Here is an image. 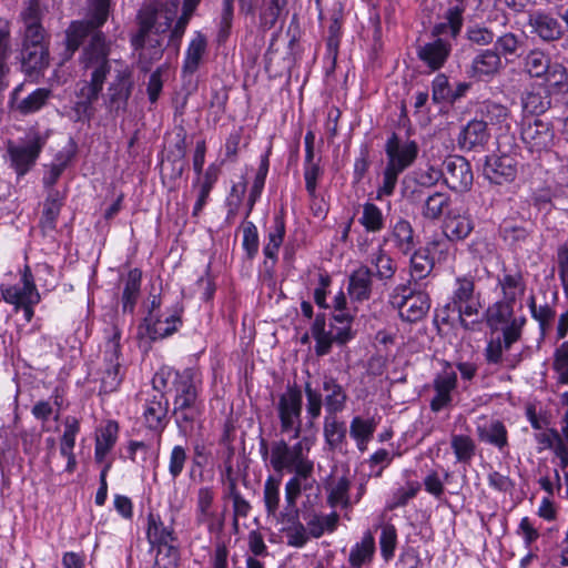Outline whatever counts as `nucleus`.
<instances>
[{
	"label": "nucleus",
	"instance_id": "obj_1",
	"mask_svg": "<svg viewBox=\"0 0 568 568\" xmlns=\"http://www.w3.org/2000/svg\"><path fill=\"white\" fill-rule=\"evenodd\" d=\"M153 388L173 393V410L179 432L187 436L201 422L204 400L201 398L202 379L193 368L183 371L161 369L152 381Z\"/></svg>",
	"mask_w": 568,
	"mask_h": 568
},
{
	"label": "nucleus",
	"instance_id": "obj_2",
	"mask_svg": "<svg viewBox=\"0 0 568 568\" xmlns=\"http://www.w3.org/2000/svg\"><path fill=\"white\" fill-rule=\"evenodd\" d=\"M109 57L99 39L81 51L79 61L84 79L77 83V101L73 105L74 118L78 122H88L95 114L94 103L99 100L105 80L111 72Z\"/></svg>",
	"mask_w": 568,
	"mask_h": 568
},
{
	"label": "nucleus",
	"instance_id": "obj_3",
	"mask_svg": "<svg viewBox=\"0 0 568 568\" xmlns=\"http://www.w3.org/2000/svg\"><path fill=\"white\" fill-rule=\"evenodd\" d=\"M111 0H89L84 19L71 21L65 29L62 60L69 61L80 47L88 48L98 40L111 53V41L101 31L110 16Z\"/></svg>",
	"mask_w": 568,
	"mask_h": 568
},
{
	"label": "nucleus",
	"instance_id": "obj_4",
	"mask_svg": "<svg viewBox=\"0 0 568 568\" xmlns=\"http://www.w3.org/2000/svg\"><path fill=\"white\" fill-rule=\"evenodd\" d=\"M304 393L306 397V425L308 427H313L321 417L323 407L325 415H338L347 406L348 394L346 389L331 375L323 377L321 388L313 387L311 382H306Z\"/></svg>",
	"mask_w": 568,
	"mask_h": 568
},
{
	"label": "nucleus",
	"instance_id": "obj_5",
	"mask_svg": "<svg viewBox=\"0 0 568 568\" xmlns=\"http://www.w3.org/2000/svg\"><path fill=\"white\" fill-rule=\"evenodd\" d=\"M312 445L313 440L307 436H300L293 445L283 438L275 440L271 444L270 464L275 471L287 470L306 479L314 469V464L308 458Z\"/></svg>",
	"mask_w": 568,
	"mask_h": 568
},
{
	"label": "nucleus",
	"instance_id": "obj_6",
	"mask_svg": "<svg viewBox=\"0 0 568 568\" xmlns=\"http://www.w3.org/2000/svg\"><path fill=\"white\" fill-rule=\"evenodd\" d=\"M480 308V293L476 291L474 276L456 277L450 301L444 307L447 317L455 314L465 331H474L475 326L479 324V320L469 321L468 318L477 317Z\"/></svg>",
	"mask_w": 568,
	"mask_h": 568
},
{
	"label": "nucleus",
	"instance_id": "obj_7",
	"mask_svg": "<svg viewBox=\"0 0 568 568\" xmlns=\"http://www.w3.org/2000/svg\"><path fill=\"white\" fill-rule=\"evenodd\" d=\"M275 408L281 434L288 435L293 439L300 438L303 408V394L300 386L288 384L285 392L278 395Z\"/></svg>",
	"mask_w": 568,
	"mask_h": 568
},
{
	"label": "nucleus",
	"instance_id": "obj_8",
	"mask_svg": "<svg viewBox=\"0 0 568 568\" xmlns=\"http://www.w3.org/2000/svg\"><path fill=\"white\" fill-rule=\"evenodd\" d=\"M49 134L30 130L24 140L18 143L9 141L7 152L9 154L11 166L18 175L27 174L37 163L43 148L47 144Z\"/></svg>",
	"mask_w": 568,
	"mask_h": 568
},
{
	"label": "nucleus",
	"instance_id": "obj_9",
	"mask_svg": "<svg viewBox=\"0 0 568 568\" xmlns=\"http://www.w3.org/2000/svg\"><path fill=\"white\" fill-rule=\"evenodd\" d=\"M389 302L398 310L399 317L408 323L423 320L430 307L429 296L423 291L412 288L410 282L397 285Z\"/></svg>",
	"mask_w": 568,
	"mask_h": 568
},
{
	"label": "nucleus",
	"instance_id": "obj_10",
	"mask_svg": "<svg viewBox=\"0 0 568 568\" xmlns=\"http://www.w3.org/2000/svg\"><path fill=\"white\" fill-rule=\"evenodd\" d=\"M104 351V368L99 372V395H106L115 392L121 382L119 356L121 354V332L116 325H112L106 337Z\"/></svg>",
	"mask_w": 568,
	"mask_h": 568
},
{
	"label": "nucleus",
	"instance_id": "obj_11",
	"mask_svg": "<svg viewBox=\"0 0 568 568\" xmlns=\"http://www.w3.org/2000/svg\"><path fill=\"white\" fill-rule=\"evenodd\" d=\"M311 332L315 339V353L317 356L327 355L332 349L333 343L344 345L354 338V333L349 325L331 323L327 331L324 314L316 315Z\"/></svg>",
	"mask_w": 568,
	"mask_h": 568
},
{
	"label": "nucleus",
	"instance_id": "obj_12",
	"mask_svg": "<svg viewBox=\"0 0 568 568\" xmlns=\"http://www.w3.org/2000/svg\"><path fill=\"white\" fill-rule=\"evenodd\" d=\"M142 403V420L144 426L161 435L169 424V399L164 390L154 389Z\"/></svg>",
	"mask_w": 568,
	"mask_h": 568
},
{
	"label": "nucleus",
	"instance_id": "obj_13",
	"mask_svg": "<svg viewBox=\"0 0 568 568\" xmlns=\"http://www.w3.org/2000/svg\"><path fill=\"white\" fill-rule=\"evenodd\" d=\"M445 184L455 192H466L473 185V171L469 162L460 155H449L443 163Z\"/></svg>",
	"mask_w": 568,
	"mask_h": 568
},
{
	"label": "nucleus",
	"instance_id": "obj_14",
	"mask_svg": "<svg viewBox=\"0 0 568 568\" xmlns=\"http://www.w3.org/2000/svg\"><path fill=\"white\" fill-rule=\"evenodd\" d=\"M22 285H4L0 286L2 298L14 305L19 310L21 305L38 304L40 302V294L34 284V277L29 265H26L21 274Z\"/></svg>",
	"mask_w": 568,
	"mask_h": 568
},
{
	"label": "nucleus",
	"instance_id": "obj_15",
	"mask_svg": "<svg viewBox=\"0 0 568 568\" xmlns=\"http://www.w3.org/2000/svg\"><path fill=\"white\" fill-rule=\"evenodd\" d=\"M418 151L419 149L415 141L407 140L402 142L396 133H392L385 144L386 165L404 172L415 162Z\"/></svg>",
	"mask_w": 568,
	"mask_h": 568
},
{
	"label": "nucleus",
	"instance_id": "obj_16",
	"mask_svg": "<svg viewBox=\"0 0 568 568\" xmlns=\"http://www.w3.org/2000/svg\"><path fill=\"white\" fill-rule=\"evenodd\" d=\"M520 136L530 152H541L550 149L555 132L551 123L535 119L523 122Z\"/></svg>",
	"mask_w": 568,
	"mask_h": 568
},
{
	"label": "nucleus",
	"instance_id": "obj_17",
	"mask_svg": "<svg viewBox=\"0 0 568 568\" xmlns=\"http://www.w3.org/2000/svg\"><path fill=\"white\" fill-rule=\"evenodd\" d=\"M476 435L480 443L493 446L503 455L509 454L508 429L500 419L480 417L476 424Z\"/></svg>",
	"mask_w": 568,
	"mask_h": 568
},
{
	"label": "nucleus",
	"instance_id": "obj_18",
	"mask_svg": "<svg viewBox=\"0 0 568 568\" xmlns=\"http://www.w3.org/2000/svg\"><path fill=\"white\" fill-rule=\"evenodd\" d=\"M483 175L491 184H508L516 179L517 160L509 154L487 156L483 168Z\"/></svg>",
	"mask_w": 568,
	"mask_h": 568
},
{
	"label": "nucleus",
	"instance_id": "obj_19",
	"mask_svg": "<svg viewBox=\"0 0 568 568\" xmlns=\"http://www.w3.org/2000/svg\"><path fill=\"white\" fill-rule=\"evenodd\" d=\"M132 91L131 71L124 68L116 74L108 88L105 105L111 113L118 114L124 111Z\"/></svg>",
	"mask_w": 568,
	"mask_h": 568
},
{
	"label": "nucleus",
	"instance_id": "obj_20",
	"mask_svg": "<svg viewBox=\"0 0 568 568\" xmlns=\"http://www.w3.org/2000/svg\"><path fill=\"white\" fill-rule=\"evenodd\" d=\"M456 387L457 373L453 369L449 363H446L443 371L438 373L433 381L435 396L430 400V409L434 413H438L448 406L453 400L452 393Z\"/></svg>",
	"mask_w": 568,
	"mask_h": 568
},
{
	"label": "nucleus",
	"instance_id": "obj_21",
	"mask_svg": "<svg viewBox=\"0 0 568 568\" xmlns=\"http://www.w3.org/2000/svg\"><path fill=\"white\" fill-rule=\"evenodd\" d=\"M490 139V133L487 128V122L484 120H470L460 130L457 141L462 150L465 151H480Z\"/></svg>",
	"mask_w": 568,
	"mask_h": 568
},
{
	"label": "nucleus",
	"instance_id": "obj_22",
	"mask_svg": "<svg viewBox=\"0 0 568 568\" xmlns=\"http://www.w3.org/2000/svg\"><path fill=\"white\" fill-rule=\"evenodd\" d=\"M419 45L417 49V57L433 71L439 70L447 61L452 44L448 40L440 37Z\"/></svg>",
	"mask_w": 568,
	"mask_h": 568
},
{
	"label": "nucleus",
	"instance_id": "obj_23",
	"mask_svg": "<svg viewBox=\"0 0 568 568\" xmlns=\"http://www.w3.org/2000/svg\"><path fill=\"white\" fill-rule=\"evenodd\" d=\"M323 436L325 444L331 452H346L347 426L346 423L337 415L324 416Z\"/></svg>",
	"mask_w": 568,
	"mask_h": 568
},
{
	"label": "nucleus",
	"instance_id": "obj_24",
	"mask_svg": "<svg viewBox=\"0 0 568 568\" xmlns=\"http://www.w3.org/2000/svg\"><path fill=\"white\" fill-rule=\"evenodd\" d=\"M183 308L176 306L172 314L164 318H155L150 312L145 318L148 336L155 341L165 338L178 331V327L182 324L181 314Z\"/></svg>",
	"mask_w": 568,
	"mask_h": 568
},
{
	"label": "nucleus",
	"instance_id": "obj_25",
	"mask_svg": "<svg viewBox=\"0 0 568 568\" xmlns=\"http://www.w3.org/2000/svg\"><path fill=\"white\" fill-rule=\"evenodd\" d=\"M373 275L368 266H361L349 275L347 292L352 302L362 303L371 298Z\"/></svg>",
	"mask_w": 568,
	"mask_h": 568
},
{
	"label": "nucleus",
	"instance_id": "obj_26",
	"mask_svg": "<svg viewBox=\"0 0 568 568\" xmlns=\"http://www.w3.org/2000/svg\"><path fill=\"white\" fill-rule=\"evenodd\" d=\"M497 286L501 291V298L516 303L526 292V282L521 271L503 268L497 276Z\"/></svg>",
	"mask_w": 568,
	"mask_h": 568
},
{
	"label": "nucleus",
	"instance_id": "obj_27",
	"mask_svg": "<svg viewBox=\"0 0 568 568\" xmlns=\"http://www.w3.org/2000/svg\"><path fill=\"white\" fill-rule=\"evenodd\" d=\"M466 7L463 2H456L450 4L444 14V22L436 23L432 29L433 37H440L449 34L453 39H456L464 26V13Z\"/></svg>",
	"mask_w": 568,
	"mask_h": 568
},
{
	"label": "nucleus",
	"instance_id": "obj_28",
	"mask_svg": "<svg viewBox=\"0 0 568 568\" xmlns=\"http://www.w3.org/2000/svg\"><path fill=\"white\" fill-rule=\"evenodd\" d=\"M24 22L23 44L47 45V32L41 24V12L37 4L29 6L22 13Z\"/></svg>",
	"mask_w": 568,
	"mask_h": 568
},
{
	"label": "nucleus",
	"instance_id": "obj_29",
	"mask_svg": "<svg viewBox=\"0 0 568 568\" xmlns=\"http://www.w3.org/2000/svg\"><path fill=\"white\" fill-rule=\"evenodd\" d=\"M501 68L503 61L493 48L481 49L471 60L470 73L474 78L484 79L497 74Z\"/></svg>",
	"mask_w": 568,
	"mask_h": 568
},
{
	"label": "nucleus",
	"instance_id": "obj_30",
	"mask_svg": "<svg viewBox=\"0 0 568 568\" xmlns=\"http://www.w3.org/2000/svg\"><path fill=\"white\" fill-rule=\"evenodd\" d=\"M529 26L542 41L552 42L564 36V29L559 21L545 12H536L529 18Z\"/></svg>",
	"mask_w": 568,
	"mask_h": 568
},
{
	"label": "nucleus",
	"instance_id": "obj_31",
	"mask_svg": "<svg viewBox=\"0 0 568 568\" xmlns=\"http://www.w3.org/2000/svg\"><path fill=\"white\" fill-rule=\"evenodd\" d=\"M146 536L151 544L169 547L174 554L178 549L172 545L176 536L172 526H165L159 515L149 514Z\"/></svg>",
	"mask_w": 568,
	"mask_h": 568
},
{
	"label": "nucleus",
	"instance_id": "obj_32",
	"mask_svg": "<svg viewBox=\"0 0 568 568\" xmlns=\"http://www.w3.org/2000/svg\"><path fill=\"white\" fill-rule=\"evenodd\" d=\"M162 7L159 4H146L138 13L139 31L132 39L135 49L145 44L146 37L156 31V20L161 13Z\"/></svg>",
	"mask_w": 568,
	"mask_h": 568
},
{
	"label": "nucleus",
	"instance_id": "obj_33",
	"mask_svg": "<svg viewBox=\"0 0 568 568\" xmlns=\"http://www.w3.org/2000/svg\"><path fill=\"white\" fill-rule=\"evenodd\" d=\"M304 526L311 538L318 539L325 532H334L337 528L339 515L333 511L328 515H321L316 511L303 514Z\"/></svg>",
	"mask_w": 568,
	"mask_h": 568
},
{
	"label": "nucleus",
	"instance_id": "obj_34",
	"mask_svg": "<svg viewBox=\"0 0 568 568\" xmlns=\"http://www.w3.org/2000/svg\"><path fill=\"white\" fill-rule=\"evenodd\" d=\"M388 240L394 247L403 255H409L417 245L415 232L412 224L404 219H399L390 229Z\"/></svg>",
	"mask_w": 568,
	"mask_h": 568
},
{
	"label": "nucleus",
	"instance_id": "obj_35",
	"mask_svg": "<svg viewBox=\"0 0 568 568\" xmlns=\"http://www.w3.org/2000/svg\"><path fill=\"white\" fill-rule=\"evenodd\" d=\"M493 44V49L497 52L498 57L500 59L505 58L509 62L524 53L526 41L521 34L505 32L499 36L496 33Z\"/></svg>",
	"mask_w": 568,
	"mask_h": 568
},
{
	"label": "nucleus",
	"instance_id": "obj_36",
	"mask_svg": "<svg viewBox=\"0 0 568 568\" xmlns=\"http://www.w3.org/2000/svg\"><path fill=\"white\" fill-rule=\"evenodd\" d=\"M63 195L58 190H50L43 204V211L40 219V229L44 235L52 233L57 229L58 217L63 206Z\"/></svg>",
	"mask_w": 568,
	"mask_h": 568
},
{
	"label": "nucleus",
	"instance_id": "obj_37",
	"mask_svg": "<svg viewBox=\"0 0 568 568\" xmlns=\"http://www.w3.org/2000/svg\"><path fill=\"white\" fill-rule=\"evenodd\" d=\"M551 106V94L546 87L537 85L521 95V108L525 113L540 115Z\"/></svg>",
	"mask_w": 568,
	"mask_h": 568
},
{
	"label": "nucleus",
	"instance_id": "obj_38",
	"mask_svg": "<svg viewBox=\"0 0 568 568\" xmlns=\"http://www.w3.org/2000/svg\"><path fill=\"white\" fill-rule=\"evenodd\" d=\"M343 24V4L339 1H334L333 8L329 13V24L327 28L326 48L327 54L333 61L338 55V49L342 38Z\"/></svg>",
	"mask_w": 568,
	"mask_h": 568
},
{
	"label": "nucleus",
	"instance_id": "obj_39",
	"mask_svg": "<svg viewBox=\"0 0 568 568\" xmlns=\"http://www.w3.org/2000/svg\"><path fill=\"white\" fill-rule=\"evenodd\" d=\"M207 49V39L206 37L196 31L194 37L191 39L187 49L185 51L182 72L183 74H193L197 71L202 59Z\"/></svg>",
	"mask_w": 568,
	"mask_h": 568
},
{
	"label": "nucleus",
	"instance_id": "obj_40",
	"mask_svg": "<svg viewBox=\"0 0 568 568\" xmlns=\"http://www.w3.org/2000/svg\"><path fill=\"white\" fill-rule=\"evenodd\" d=\"M474 230V222L467 214L449 212L444 223V234L449 241H463Z\"/></svg>",
	"mask_w": 568,
	"mask_h": 568
},
{
	"label": "nucleus",
	"instance_id": "obj_41",
	"mask_svg": "<svg viewBox=\"0 0 568 568\" xmlns=\"http://www.w3.org/2000/svg\"><path fill=\"white\" fill-rule=\"evenodd\" d=\"M142 272L139 268L129 271L121 297L122 312L132 314L140 297Z\"/></svg>",
	"mask_w": 568,
	"mask_h": 568
},
{
	"label": "nucleus",
	"instance_id": "obj_42",
	"mask_svg": "<svg viewBox=\"0 0 568 568\" xmlns=\"http://www.w3.org/2000/svg\"><path fill=\"white\" fill-rule=\"evenodd\" d=\"M483 114L487 124L496 126L500 132H509L515 122L507 106L491 101L484 103Z\"/></svg>",
	"mask_w": 568,
	"mask_h": 568
},
{
	"label": "nucleus",
	"instance_id": "obj_43",
	"mask_svg": "<svg viewBox=\"0 0 568 568\" xmlns=\"http://www.w3.org/2000/svg\"><path fill=\"white\" fill-rule=\"evenodd\" d=\"M376 422L373 418L355 416L349 424V435L355 440L358 450L364 452L376 430Z\"/></svg>",
	"mask_w": 568,
	"mask_h": 568
},
{
	"label": "nucleus",
	"instance_id": "obj_44",
	"mask_svg": "<svg viewBox=\"0 0 568 568\" xmlns=\"http://www.w3.org/2000/svg\"><path fill=\"white\" fill-rule=\"evenodd\" d=\"M433 268L434 260L429 256L428 250L423 247L418 250L415 248L410 253V280L408 282L418 284V282L425 280L432 273Z\"/></svg>",
	"mask_w": 568,
	"mask_h": 568
},
{
	"label": "nucleus",
	"instance_id": "obj_45",
	"mask_svg": "<svg viewBox=\"0 0 568 568\" xmlns=\"http://www.w3.org/2000/svg\"><path fill=\"white\" fill-rule=\"evenodd\" d=\"M514 306L515 303L503 298L489 305L485 312L487 325L491 329H498L501 325L510 323L515 318Z\"/></svg>",
	"mask_w": 568,
	"mask_h": 568
},
{
	"label": "nucleus",
	"instance_id": "obj_46",
	"mask_svg": "<svg viewBox=\"0 0 568 568\" xmlns=\"http://www.w3.org/2000/svg\"><path fill=\"white\" fill-rule=\"evenodd\" d=\"M22 67L27 73L39 71L49 64V50L47 45L23 44Z\"/></svg>",
	"mask_w": 568,
	"mask_h": 568
},
{
	"label": "nucleus",
	"instance_id": "obj_47",
	"mask_svg": "<svg viewBox=\"0 0 568 568\" xmlns=\"http://www.w3.org/2000/svg\"><path fill=\"white\" fill-rule=\"evenodd\" d=\"M282 516L283 520H286V523L291 524L284 528L287 545L296 548L304 547L311 537L304 524L298 519V510H295L293 514L285 513Z\"/></svg>",
	"mask_w": 568,
	"mask_h": 568
},
{
	"label": "nucleus",
	"instance_id": "obj_48",
	"mask_svg": "<svg viewBox=\"0 0 568 568\" xmlns=\"http://www.w3.org/2000/svg\"><path fill=\"white\" fill-rule=\"evenodd\" d=\"M375 554V538L371 531H366L359 542H356L349 552L348 562L351 567H362L371 562Z\"/></svg>",
	"mask_w": 568,
	"mask_h": 568
},
{
	"label": "nucleus",
	"instance_id": "obj_49",
	"mask_svg": "<svg viewBox=\"0 0 568 568\" xmlns=\"http://www.w3.org/2000/svg\"><path fill=\"white\" fill-rule=\"evenodd\" d=\"M450 447L457 463L470 465L477 448L475 440L470 436L453 434L450 437Z\"/></svg>",
	"mask_w": 568,
	"mask_h": 568
},
{
	"label": "nucleus",
	"instance_id": "obj_50",
	"mask_svg": "<svg viewBox=\"0 0 568 568\" xmlns=\"http://www.w3.org/2000/svg\"><path fill=\"white\" fill-rule=\"evenodd\" d=\"M118 425L116 423H108L95 439L94 458L97 463H102L116 443Z\"/></svg>",
	"mask_w": 568,
	"mask_h": 568
},
{
	"label": "nucleus",
	"instance_id": "obj_51",
	"mask_svg": "<svg viewBox=\"0 0 568 568\" xmlns=\"http://www.w3.org/2000/svg\"><path fill=\"white\" fill-rule=\"evenodd\" d=\"M371 263L375 267V275L381 281L392 280L397 270L395 261L382 246L373 253Z\"/></svg>",
	"mask_w": 568,
	"mask_h": 568
},
{
	"label": "nucleus",
	"instance_id": "obj_52",
	"mask_svg": "<svg viewBox=\"0 0 568 568\" xmlns=\"http://www.w3.org/2000/svg\"><path fill=\"white\" fill-rule=\"evenodd\" d=\"M465 39L471 47H488L494 43L496 32L484 23H473L465 30Z\"/></svg>",
	"mask_w": 568,
	"mask_h": 568
},
{
	"label": "nucleus",
	"instance_id": "obj_53",
	"mask_svg": "<svg viewBox=\"0 0 568 568\" xmlns=\"http://www.w3.org/2000/svg\"><path fill=\"white\" fill-rule=\"evenodd\" d=\"M285 236V222L283 217L275 216L272 229L264 245L263 253L267 258L275 260L278 248L281 247Z\"/></svg>",
	"mask_w": 568,
	"mask_h": 568
},
{
	"label": "nucleus",
	"instance_id": "obj_54",
	"mask_svg": "<svg viewBox=\"0 0 568 568\" xmlns=\"http://www.w3.org/2000/svg\"><path fill=\"white\" fill-rule=\"evenodd\" d=\"M351 483L347 477L343 476L334 480L328 488L327 504L331 507L341 505L343 508L352 506L348 496Z\"/></svg>",
	"mask_w": 568,
	"mask_h": 568
},
{
	"label": "nucleus",
	"instance_id": "obj_55",
	"mask_svg": "<svg viewBox=\"0 0 568 568\" xmlns=\"http://www.w3.org/2000/svg\"><path fill=\"white\" fill-rule=\"evenodd\" d=\"M528 306L531 313V317L538 322L540 333L542 336H545L551 328V324L555 320V308L551 307L549 304L537 306L534 296L529 298Z\"/></svg>",
	"mask_w": 568,
	"mask_h": 568
},
{
	"label": "nucleus",
	"instance_id": "obj_56",
	"mask_svg": "<svg viewBox=\"0 0 568 568\" xmlns=\"http://www.w3.org/2000/svg\"><path fill=\"white\" fill-rule=\"evenodd\" d=\"M234 18V0H222L221 11L217 18V42L224 43L232 29Z\"/></svg>",
	"mask_w": 568,
	"mask_h": 568
},
{
	"label": "nucleus",
	"instance_id": "obj_57",
	"mask_svg": "<svg viewBox=\"0 0 568 568\" xmlns=\"http://www.w3.org/2000/svg\"><path fill=\"white\" fill-rule=\"evenodd\" d=\"M449 196L446 193L435 192L427 196L423 205L422 214L428 220H438L444 210L449 205Z\"/></svg>",
	"mask_w": 568,
	"mask_h": 568
},
{
	"label": "nucleus",
	"instance_id": "obj_58",
	"mask_svg": "<svg viewBox=\"0 0 568 568\" xmlns=\"http://www.w3.org/2000/svg\"><path fill=\"white\" fill-rule=\"evenodd\" d=\"M359 223L367 232L376 233L384 229L385 221L381 209L374 203L367 202L363 205Z\"/></svg>",
	"mask_w": 568,
	"mask_h": 568
},
{
	"label": "nucleus",
	"instance_id": "obj_59",
	"mask_svg": "<svg viewBox=\"0 0 568 568\" xmlns=\"http://www.w3.org/2000/svg\"><path fill=\"white\" fill-rule=\"evenodd\" d=\"M286 4L287 0H266L260 13L261 28L264 30L272 29Z\"/></svg>",
	"mask_w": 568,
	"mask_h": 568
},
{
	"label": "nucleus",
	"instance_id": "obj_60",
	"mask_svg": "<svg viewBox=\"0 0 568 568\" xmlns=\"http://www.w3.org/2000/svg\"><path fill=\"white\" fill-rule=\"evenodd\" d=\"M420 484L416 480H409L405 486L397 488L387 503L386 508L388 510H394L400 507H404L408 504L410 499L416 497L418 491L420 490Z\"/></svg>",
	"mask_w": 568,
	"mask_h": 568
},
{
	"label": "nucleus",
	"instance_id": "obj_61",
	"mask_svg": "<svg viewBox=\"0 0 568 568\" xmlns=\"http://www.w3.org/2000/svg\"><path fill=\"white\" fill-rule=\"evenodd\" d=\"M280 485L281 481L273 476H268L264 483L263 500L268 516H275L278 510Z\"/></svg>",
	"mask_w": 568,
	"mask_h": 568
},
{
	"label": "nucleus",
	"instance_id": "obj_62",
	"mask_svg": "<svg viewBox=\"0 0 568 568\" xmlns=\"http://www.w3.org/2000/svg\"><path fill=\"white\" fill-rule=\"evenodd\" d=\"M50 95L51 91L49 89L39 88L19 102L18 110L22 114L34 113L47 103Z\"/></svg>",
	"mask_w": 568,
	"mask_h": 568
},
{
	"label": "nucleus",
	"instance_id": "obj_63",
	"mask_svg": "<svg viewBox=\"0 0 568 568\" xmlns=\"http://www.w3.org/2000/svg\"><path fill=\"white\" fill-rule=\"evenodd\" d=\"M382 532L379 537L381 555L384 560L388 561L394 557L397 546V530L393 524L382 525Z\"/></svg>",
	"mask_w": 568,
	"mask_h": 568
},
{
	"label": "nucleus",
	"instance_id": "obj_64",
	"mask_svg": "<svg viewBox=\"0 0 568 568\" xmlns=\"http://www.w3.org/2000/svg\"><path fill=\"white\" fill-rule=\"evenodd\" d=\"M499 233L506 243L515 247L525 243L530 235L526 227L510 222H504L500 225Z\"/></svg>",
	"mask_w": 568,
	"mask_h": 568
}]
</instances>
